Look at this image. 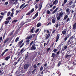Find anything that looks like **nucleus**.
I'll return each instance as SVG.
<instances>
[{"instance_id": "1", "label": "nucleus", "mask_w": 76, "mask_h": 76, "mask_svg": "<svg viewBox=\"0 0 76 76\" xmlns=\"http://www.w3.org/2000/svg\"><path fill=\"white\" fill-rule=\"evenodd\" d=\"M36 49V45H35V44H34L32 45V46L30 48L29 50H35Z\"/></svg>"}, {"instance_id": "2", "label": "nucleus", "mask_w": 76, "mask_h": 76, "mask_svg": "<svg viewBox=\"0 0 76 76\" xmlns=\"http://www.w3.org/2000/svg\"><path fill=\"white\" fill-rule=\"evenodd\" d=\"M29 67V64H25L24 66V69L25 70H27Z\"/></svg>"}, {"instance_id": "3", "label": "nucleus", "mask_w": 76, "mask_h": 76, "mask_svg": "<svg viewBox=\"0 0 76 76\" xmlns=\"http://www.w3.org/2000/svg\"><path fill=\"white\" fill-rule=\"evenodd\" d=\"M34 11V8H33L31 10V11H29L26 14V15H31V13H32Z\"/></svg>"}, {"instance_id": "4", "label": "nucleus", "mask_w": 76, "mask_h": 76, "mask_svg": "<svg viewBox=\"0 0 76 76\" xmlns=\"http://www.w3.org/2000/svg\"><path fill=\"white\" fill-rule=\"evenodd\" d=\"M29 41H30V40H29V39H27L26 40V41L25 42H26V45H28V44H29Z\"/></svg>"}, {"instance_id": "5", "label": "nucleus", "mask_w": 76, "mask_h": 76, "mask_svg": "<svg viewBox=\"0 0 76 76\" xmlns=\"http://www.w3.org/2000/svg\"><path fill=\"white\" fill-rule=\"evenodd\" d=\"M64 30L65 31H63L62 32V33L63 35L66 34V31H67V28H66Z\"/></svg>"}, {"instance_id": "6", "label": "nucleus", "mask_w": 76, "mask_h": 76, "mask_svg": "<svg viewBox=\"0 0 76 76\" xmlns=\"http://www.w3.org/2000/svg\"><path fill=\"white\" fill-rule=\"evenodd\" d=\"M60 38V37H59V34H58L57 35L56 38V42H57V41H58V39H59V38Z\"/></svg>"}, {"instance_id": "7", "label": "nucleus", "mask_w": 76, "mask_h": 76, "mask_svg": "<svg viewBox=\"0 0 76 76\" xmlns=\"http://www.w3.org/2000/svg\"><path fill=\"white\" fill-rule=\"evenodd\" d=\"M10 58V55H9L6 57L5 59V60H6V61H8V60H9Z\"/></svg>"}, {"instance_id": "8", "label": "nucleus", "mask_w": 76, "mask_h": 76, "mask_svg": "<svg viewBox=\"0 0 76 76\" xmlns=\"http://www.w3.org/2000/svg\"><path fill=\"white\" fill-rule=\"evenodd\" d=\"M47 36H45V39H48L49 38H50V34H46Z\"/></svg>"}, {"instance_id": "9", "label": "nucleus", "mask_w": 76, "mask_h": 76, "mask_svg": "<svg viewBox=\"0 0 76 76\" xmlns=\"http://www.w3.org/2000/svg\"><path fill=\"white\" fill-rule=\"evenodd\" d=\"M57 3H58V0H56L53 2V4H55V5H56Z\"/></svg>"}, {"instance_id": "10", "label": "nucleus", "mask_w": 76, "mask_h": 76, "mask_svg": "<svg viewBox=\"0 0 76 76\" xmlns=\"http://www.w3.org/2000/svg\"><path fill=\"white\" fill-rule=\"evenodd\" d=\"M70 10V9L69 8H67L66 10V12L67 13H68L69 14H69H70V12H69Z\"/></svg>"}, {"instance_id": "11", "label": "nucleus", "mask_w": 76, "mask_h": 76, "mask_svg": "<svg viewBox=\"0 0 76 76\" xmlns=\"http://www.w3.org/2000/svg\"><path fill=\"white\" fill-rule=\"evenodd\" d=\"M58 8H56V9L53 11V12H52L53 14H54V13H55L58 10Z\"/></svg>"}, {"instance_id": "12", "label": "nucleus", "mask_w": 76, "mask_h": 76, "mask_svg": "<svg viewBox=\"0 0 76 76\" xmlns=\"http://www.w3.org/2000/svg\"><path fill=\"white\" fill-rule=\"evenodd\" d=\"M73 29H76V22L73 24Z\"/></svg>"}, {"instance_id": "13", "label": "nucleus", "mask_w": 76, "mask_h": 76, "mask_svg": "<svg viewBox=\"0 0 76 76\" xmlns=\"http://www.w3.org/2000/svg\"><path fill=\"white\" fill-rule=\"evenodd\" d=\"M34 42V41H32L31 43L30 44V45H29V47H28V48H30V47H31V45L33 44V43Z\"/></svg>"}, {"instance_id": "14", "label": "nucleus", "mask_w": 76, "mask_h": 76, "mask_svg": "<svg viewBox=\"0 0 76 76\" xmlns=\"http://www.w3.org/2000/svg\"><path fill=\"white\" fill-rule=\"evenodd\" d=\"M32 36L31 35L29 37H27L26 39H31V38H32Z\"/></svg>"}, {"instance_id": "15", "label": "nucleus", "mask_w": 76, "mask_h": 76, "mask_svg": "<svg viewBox=\"0 0 76 76\" xmlns=\"http://www.w3.org/2000/svg\"><path fill=\"white\" fill-rule=\"evenodd\" d=\"M26 54V55L25 56V59H26L28 57V55L29 54V53L28 52H27Z\"/></svg>"}, {"instance_id": "16", "label": "nucleus", "mask_w": 76, "mask_h": 76, "mask_svg": "<svg viewBox=\"0 0 76 76\" xmlns=\"http://www.w3.org/2000/svg\"><path fill=\"white\" fill-rule=\"evenodd\" d=\"M24 50V48H22L20 50V51L19 52V53L20 54H22L24 51V50Z\"/></svg>"}, {"instance_id": "17", "label": "nucleus", "mask_w": 76, "mask_h": 76, "mask_svg": "<svg viewBox=\"0 0 76 76\" xmlns=\"http://www.w3.org/2000/svg\"><path fill=\"white\" fill-rule=\"evenodd\" d=\"M68 18V15H66L65 16V17L64 18V19H63V20H66L67 18Z\"/></svg>"}, {"instance_id": "18", "label": "nucleus", "mask_w": 76, "mask_h": 76, "mask_svg": "<svg viewBox=\"0 0 76 76\" xmlns=\"http://www.w3.org/2000/svg\"><path fill=\"white\" fill-rule=\"evenodd\" d=\"M41 23H39L37 24V27H39V26H41Z\"/></svg>"}, {"instance_id": "19", "label": "nucleus", "mask_w": 76, "mask_h": 76, "mask_svg": "<svg viewBox=\"0 0 76 76\" xmlns=\"http://www.w3.org/2000/svg\"><path fill=\"white\" fill-rule=\"evenodd\" d=\"M55 53H52V54L51 57H53V58H54V57H55Z\"/></svg>"}, {"instance_id": "20", "label": "nucleus", "mask_w": 76, "mask_h": 76, "mask_svg": "<svg viewBox=\"0 0 76 76\" xmlns=\"http://www.w3.org/2000/svg\"><path fill=\"white\" fill-rule=\"evenodd\" d=\"M71 41V39H69L67 43V44H68V45L70 44H71V42H70V43H69V42H70Z\"/></svg>"}, {"instance_id": "21", "label": "nucleus", "mask_w": 76, "mask_h": 76, "mask_svg": "<svg viewBox=\"0 0 76 76\" xmlns=\"http://www.w3.org/2000/svg\"><path fill=\"white\" fill-rule=\"evenodd\" d=\"M9 38H8L4 42V44H5L6 42H7L9 41Z\"/></svg>"}, {"instance_id": "22", "label": "nucleus", "mask_w": 76, "mask_h": 76, "mask_svg": "<svg viewBox=\"0 0 76 76\" xmlns=\"http://www.w3.org/2000/svg\"><path fill=\"white\" fill-rule=\"evenodd\" d=\"M19 12H20V10H17L16 11L15 15H17V14H18V13Z\"/></svg>"}, {"instance_id": "23", "label": "nucleus", "mask_w": 76, "mask_h": 76, "mask_svg": "<svg viewBox=\"0 0 76 76\" xmlns=\"http://www.w3.org/2000/svg\"><path fill=\"white\" fill-rule=\"evenodd\" d=\"M52 22L53 23H54L56 22L55 19H54V18H53L52 20Z\"/></svg>"}, {"instance_id": "24", "label": "nucleus", "mask_w": 76, "mask_h": 76, "mask_svg": "<svg viewBox=\"0 0 76 76\" xmlns=\"http://www.w3.org/2000/svg\"><path fill=\"white\" fill-rule=\"evenodd\" d=\"M14 32V30H13V31L11 32L10 34V36H11V35H13V33Z\"/></svg>"}, {"instance_id": "25", "label": "nucleus", "mask_w": 76, "mask_h": 76, "mask_svg": "<svg viewBox=\"0 0 76 76\" xmlns=\"http://www.w3.org/2000/svg\"><path fill=\"white\" fill-rule=\"evenodd\" d=\"M34 29H35V28H34V27H33L31 31V32H32V33H33V31H34Z\"/></svg>"}, {"instance_id": "26", "label": "nucleus", "mask_w": 76, "mask_h": 76, "mask_svg": "<svg viewBox=\"0 0 76 76\" xmlns=\"http://www.w3.org/2000/svg\"><path fill=\"white\" fill-rule=\"evenodd\" d=\"M10 19H11V17H9L8 18H7L6 20H10Z\"/></svg>"}, {"instance_id": "27", "label": "nucleus", "mask_w": 76, "mask_h": 76, "mask_svg": "<svg viewBox=\"0 0 76 76\" xmlns=\"http://www.w3.org/2000/svg\"><path fill=\"white\" fill-rule=\"evenodd\" d=\"M48 43H49L48 42H47V43L46 44V43L45 42L44 43V47H45V45H48Z\"/></svg>"}, {"instance_id": "28", "label": "nucleus", "mask_w": 76, "mask_h": 76, "mask_svg": "<svg viewBox=\"0 0 76 76\" xmlns=\"http://www.w3.org/2000/svg\"><path fill=\"white\" fill-rule=\"evenodd\" d=\"M72 1H69V6H71V5H72Z\"/></svg>"}, {"instance_id": "29", "label": "nucleus", "mask_w": 76, "mask_h": 76, "mask_svg": "<svg viewBox=\"0 0 76 76\" xmlns=\"http://www.w3.org/2000/svg\"><path fill=\"white\" fill-rule=\"evenodd\" d=\"M25 3H24L21 5L20 7V9H21L22 7H23V6L24 5H25Z\"/></svg>"}, {"instance_id": "30", "label": "nucleus", "mask_w": 76, "mask_h": 76, "mask_svg": "<svg viewBox=\"0 0 76 76\" xmlns=\"http://www.w3.org/2000/svg\"><path fill=\"white\" fill-rule=\"evenodd\" d=\"M14 12H12L11 14L10 15V16L11 17H13V14H14Z\"/></svg>"}, {"instance_id": "31", "label": "nucleus", "mask_w": 76, "mask_h": 76, "mask_svg": "<svg viewBox=\"0 0 76 76\" xmlns=\"http://www.w3.org/2000/svg\"><path fill=\"white\" fill-rule=\"evenodd\" d=\"M43 67L41 66L40 69V72H41V71H42V70H43Z\"/></svg>"}, {"instance_id": "32", "label": "nucleus", "mask_w": 76, "mask_h": 76, "mask_svg": "<svg viewBox=\"0 0 76 76\" xmlns=\"http://www.w3.org/2000/svg\"><path fill=\"white\" fill-rule=\"evenodd\" d=\"M28 6V4H27L23 6V7L22 8V9H23L25 7H26V6Z\"/></svg>"}, {"instance_id": "33", "label": "nucleus", "mask_w": 76, "mask_h": 76, "mask_svg": "<svg viewBox=\"0 0 76 76\" xmlns=\"http://www.w3.org/2000/svg\"><path fill=\"white\" fill-rule=\"evenodd\" d=\"M37 65L34 64L33 65V67L34 69H36L37 67Z\"/></svg>"}, {"instance_id": "34", "label": "nucleus", "mask_w": 76, "mask_h": 76, "mask_svg": "<svg viewBox=\"0 0 76 76\" xmlns=\"http://www.w3.org/2000/svg\"><path fill=\"white\" fill-rule=\"evenodd\" d=\"M50 13H51V12L49 11V10H48L47 11V14H50Z\"/></svg>"}, {"instance_id": "35", "label": "nucleus", "mask_w": 76, "mask_h": 76, "mask_svg": "<svg viewBox=\"0 0 76 76\" xmlns=\"http://www.w3.org/2000/svg\"><path fill=\"white\" fill-rule=\"evenodd\" d=\"M60 18H61V17H60V16H59L57 17V20H60Z\"/></svg>"}, {"instance_id": "36", "label": "nucleus", "mask_w": 76, "mask_h": 76, "mask_svg": "<svg viewBox=\"0 0 76 76\" xmlns=\"http://www.w3.org/2000/svg\"><path fill=\"white\" fill-rule=\"evenodd\" d=\"M69 55H67V54H66V55H65V58H67L68 57H69Z\"/></svg>"}, {"instance_id": "37", "label": "nucleus", "mask_w": 76, "mask_h": 76, "mask_svg": "<svg viewBox=\"0 0 76 76\" xmlns=\"http://www.w3.org/2000/svg\"><path fill=\"white\" fill-rule=\"evenodd\" d=\"M17 21L18 20H15L12 22V23H15V22H17Z\"/></svg>"}, {"instance_id": "38", "label": "nucleus", "mask_w": 76, "mask_h": 76, "mask_svg": "<svg viewBox=\"0 0 76 76\" xmlns=\"http://www.w3.org/2000/svg\"><path fill=\"white\" fill-rule=\"evenodd\" d=\"M11 13L10 12H9L7 14V16H9L10 15V14Z\"/></svg>"}, {"instance_id": "39", "label": "nucleus", "mask_w": 76, "mask_h": 76, "mask_svg": "<svg viewBox=\"0 0 76 76\" xmlns=\"http://www.w3.org/2000/svg\"><path fill=\"white\" fill-rule=\"evenodd\" d=\"M57 49H55L53 50V51L54 53H56L57 52Z\"/></svg>"}, {"instance_id": "40", "label": "nucleus", "mask_w": 76, "mask_h": 76, "mask_svg": "<svg viewBox=\"0 0 76 76\" xmlns=\"http://www.w3.org/2000/svg\"><path fill=\"white\" fill-rule=\"evenodd\" d=\"M35 7L36 9H37L38 8V4H36L35 5Z\"/></svg>"}, {"instance_id": "41", "label": "nucleus", "mask_w": 76, "mask_h": 76, "mask_svg": "<svg viewBox=\"0 0 76 76\" xmlns=\"http://www.w3.org/2000/svg\"><path fill=\"white\" fill-rule=\"evenodd\" d=\"M69 37H70V34H68L65 37H66L67 38H68Z\"/></svg>"}, {"instance_id": "42", "label": "nucleus", "mask_w": 76, "mask_h": 76, "mask_svg": "<svg viewBox=\"0 0 76 76\" xmlns=\"http://www.w3.org/2000/svg\"><path fill=\"white\" fill-rule=\"evenodd\" d=\"M50 48H49L47 49V52H49V51H50Z\"/></svg>"}, {"instance_id": "43", "label": "nucleus", "mask_w": 76, "mask_h": 76, "mask_svg": "<svg viewBox=\"0 0 76 76\" xmlns=\"http://www.w3.org/2000/svg\"><path fill=\"white\" fill-rule=\"evenodd\" d=\"M24 44H25V43H22V44L20 46V48H22V47L23 46V45H24Z\"/></svg>"}, {"instance_id": "44", "label": "nucleus", "mask_w": 76, "mask_h": 76, "mask_svg": "<svg viewBox=\"0 0 76 76\" xmlns=\"http://www.w3.org/2000/svg\"><path fill=\"white\" fill-rule=\"evenodd\" d=\"M19 37H17L16 38V39L15 40V42H17L18 40H19Z\"/></svg>"}, {"instance_id": "45", "label": "nucleus", "mask_w": 76, "mask_h": 76, "mask_svg": "<svg viewBox=\"0 0 76 76\" xmlns=\"http://www.w3.org/2000/svg\"><path fill=\"white\" fill-rule=\"evenodd\" d=\"M63 15V12H61L59 14V16H62V15Z\"/></svg>"}, {"instance_id": "46", "label": "nucleus", "mask_w": 76, "mask_h": 76, "mask_svg": "<svg viewBox=\"0 0 76 76\" xmlns=\"http://www.w3.org/2000/svg\"><path fill=\"white\" fill-rule=\"evenodd\" d=\"M23 42V41L21 40L19 42L20 45Z\"/></svg>"}, {"instance_id": "47", "label": "nucleus", "mask_w": 76, "mask_h": 76, "mask_svg": "<svg viewBox=\"0 0 76 76\" xmlns=\"http://www.w3.org/2000/svg\"><path fill=\"white\" fill-rule=\"evenodd\" d=\"M2 39H3L2 37H1L0 38V43L1 42V41H2Z\"/></svg>"}, {"instance_id": "48", "label": "nucleus", "mask_w": 76, "mask_h": 76, "mask_svg": "<svg viewBox=\"0 0 76 76\" xmlns=\"http://www.w3.org/2000/svg\"><path fill=\"white\" fill-rule=\"evenodd\" d=\"M9 22V21H7L5 22V23L6 24H7Z\"/></svg>"}, {"instance_id": "49", "label": "nucleus", "mask_w": 76, "mask_h": 76, "mask_svg": "<svg viewBox=\"0 0 76 76\" xmlns=\"http://www.w3.org/2000/svg\"><path fill=\"white\" fill-rule=\"evenodd\" d=\"M61 64V62L59 61L58 63V66H59Z\"/></svg>"}, {"instance_id": "50", "label": "nucleus", "mask_w": 76, "mask_h": 76, "mask_svg": "<svg viewBox=\"0 0 76 76\" xmlns=\"http://www.w3.org/2000/svg\"><path fill=\"white\" fill-rule=\"evenodd\" d=\"M69 21H70V18H68L67 19V20H66V21L67 22H69Z\"/></svg>"}, {"instance_id": "51", "label": "nucleus", "mask_w": 76, "mask_h": 76, "mask_svg": "<svg viewBox=\"0 0 76 76\" xmlns=\"http://www.w3.org/2000/svg\"><path fill=\"white\" fill-rule=\"evenodd\" d=\"M38 15V12H37L35 14V16L36 17H37Z\"/></svg>"}, {"instance_id": "52", "label": "nucleus", "mask_w": 76, "mask_h": 76, "mask_svg": "<svg viewBox=\"0 0 76 76\" xmlns=\"http://www.w3.org/2000/svg\"><path fill=\"white\" fill-rule=\"evenodd\" d=\"M60 50H59L58 52H57V55L59 54V53H60Z\"/></svg>"}, {"instance_id": "53", "label": "nucleus", "mask_w": 76, "mask_h": 76, "mask_svg": "<svg viewBox=\"0 0 76 76\" xmlns=\"http://www.w3.org/2000/svg\"><path fill=\"white\" fill-rule=\"evenodd\" d=\"M39 29H37L36 30V31H35V32H36V33H37V32H38V31H39Z\"/></svg>"}, {"instance_id": "54", "label": "nucleus", "mask_w": 76, "mask_h": 76, "mask_svg": "<svg viewBox=\"0 0 76 76\" xmlns=\"http://www.w3.org/2000/svg\"><path fill=\"white\" fill-rule=\"evenodd\" d=\"M74 38V37H73V36L71 37L69 39H73Z\"/></svg>"}, {"instance_id": "55", "label": "nucleus", "mask_w": 76, "mask_h": 76, "mask_svg": "<svg viewBox=\"0 0 76 76\" xmlns=\"http://www.w3.org/2000/svg\"><path fill=\"white\" fill-rule=\"evenodd\" d=\"M56 30H53V31L52 32V34H54V33H55V32H56Z\"/></svg>"}, {"instance_id": "56", "label": "nucleus", "mask_w": 76, "mask_h": 76, "mask_svg": "<svg viewBox=\"0 0 76 76\" xmlns=\"http://www.w3.org/2000/svg\"><path fill=\"white\" fill-rule=\"evenodd\" d=\"M67 0H64V3L66 4V3H67Z\"/></svg>"}, {"instance_id": "57", "label": "nucleus", "mask_w": 76, "mask_h": 76, "mask_svg": "<svg viewBox=\"0 0 76 76\" xmlns=\"http://www.w3.org/2000/svg\"><path fill=\"white\" fill-rule=\"evenodd\" d=\"M67 39V37H66L64 38V41H66Z\"/></svg>"}, {"instance_id": "58", "label": "nucleus", "mask_w": 76, "mask_h": 76, "mask_svg": "<svg viewBox=\"0 0 76 76\" xmlns=\"http://www.w3.org/2000/svg\"><path fill=\"white\" fill-rule=\"evenodd\" d=\"M64 49L66 50V49H67V45L65 46L64 47Z\"/></svg>"}, {"instance_id": "59", "label": "nucleus", "mask_w": 76, "mask_h": 76, "mask_svg": "<svg viewBox=\"0 0 76 76\" xmlns=\"http://www.w3.org/2000/svg\"><path fill=\"white\" fill-rule=\"evenodd\" d=\"M4 53H5V52L4 51V52H3L2 54H1V56H3V55H4Z\"/></svg>"}, {"instance_id": "60", "label": "nucleus", "mask_w": 76, "mask_h": 76, "mask_svg": "<svg viewBox=\"0 0 76 76\" xmlns=\"http://www.w3.org/2000/svg\"><path fill=\"white\" fill-rule=\"evenodd\" d=\"M8 50H9V49H6V50L4 51V52H5H5H7V51H8Z\"/></svg>"}, {"instance_id": "61", "label": "nucleus", "mask_w": 76, "mask_h": 76, "mask_svg": "<svg viewBox=\"0 0 76 76\" xmlns=\"http://www.w3.org/2000/svg\"><path fill=\"white\" fill-rule=\"evenodd\" d=\"M51 22H49L47 24V26H48V25H51Z\"/></svg>"}, {"instance_id": "62", "label": "nucleus", "mask_w": 76, "mask_h": 76, "mask_svg": "<svg viewBox=\"0 0 76 76\" xmlns=\"http://www.w3.org/2000/svg\"><path fill=\"white\" fill-rule=\"evenodd\" d=\"M66 4V3H64H64H63L62 4V6H63V7H64V6L65 4Z\"/></svg>"}, {"instance_id": "63", "label": "nucleus", "mask_w": 76, "mask_h": 76, "mask_svg": "<svg viewBox=\"0 0 76 76\" xmlns=\"http://www.w3.org/2000/svg\"><path fill=\"white\" fill-rule=\"evenodd\" d=\"M36 18H37V17L34 15V16L33 18L32 19H35Z\"/></svg>"}, {"instance_id": "64", "label": "nucleus", "mask_w": 76, "mask_h": 76, "mask_svg": "<svg viewBox=\"0 0 76 76\" xmlns=\"http://www.w3.org/2000/svg\"><path fill=\"white\" fill-rule=\"evenodd\" d=\"M4 4L5 5H7V4H8V2H6Z\"/></svg>"}]
</instances>
